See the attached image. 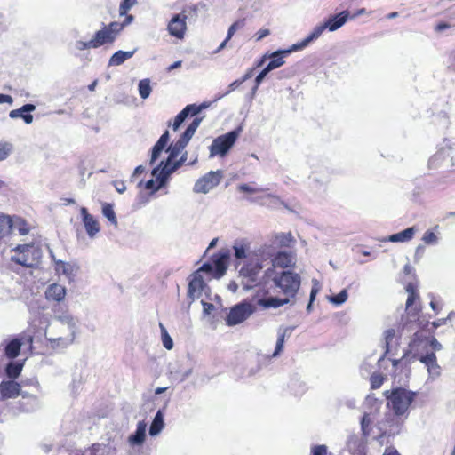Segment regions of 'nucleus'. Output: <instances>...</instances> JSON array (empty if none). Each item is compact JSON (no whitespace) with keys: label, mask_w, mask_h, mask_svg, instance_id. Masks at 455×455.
<instances>
[{"label":"nucleus","mask_w":455,"mask_h":455,"mask_svg":"<svg viewBox=\"0 0 455 455\" xmlns=\"http://www.w3.org/2000/svg\"><path fill=\"white\" fill-rule=\"evenodd\" d=\"M384 395L387 400V406H389L395 415H404L411 403L416 397V393L407 390L405 388L397 387L393 390H387Z\"/></svg>","instance_id":"nucleus-1"},{"label":"nucleus","mask_w":455,"mask_h":455,"mask_svg":"<svg viewBox=\"0 0 455 455\" xmlns=\"http://www.w3.org/2000/svg\"><path fill=\"white\" fill-rule=\"evenodd\" d=\"M11 260L25 267H36L42 258V250L32 243L18 245Z\"/></svg>","instance_id":"nucleus-2"},{"label":"nucleus","mask_w":455,"mask_h":455,"mask_svg":"<svg viewBox=\"0 0 455 455\" xmlns=\"http://www.w3.org/2000/svg\"><path fill=\"white\" fill-rule=\"evenodd\" d=\"M78 331V319L68 313L56 315L54 322L45 330V331H53L57 335L72 334L73 337H76Z\"/></svg>","instance_id":"nucleus-3"},{"label":"nucleus","mask_w":455,"mask_h":455,"mask_svg":"<svg viewBox=\"0 0 455 455\" xmlns=\"http://www.w3.org/2000/svg\"><path fill=\"white\" fill-rule=\"evenodd\" d=\"M273 282L287 298H293L301 284L300 275L293 271H283L273 277Z\"/></svg>","instance_id":"nucleus-4"},{"label":"nucleus","mask_w":455,"mask_h":455,"mask_svg":"<svg viewBox=\"0 0 455 455\" xmlns=\"http://www.w3.org/2000/svg\"><path fill=\"white\" fill-rule=\"evenodd\" d=\"M242 130V127L239 126L238 128L214 139L210 146V157H213L215 156H226L239 137Z\"/></svg>","instance_id":"nucleus-5"},{"label":"nucleus","mask_w":455,"mask_h":455,"mask_svg":"<svg viewBox=\"0 0 455 455\" xmlns=\"http://www.w3.org/2000/svg\"><path fill=\"white\" fill-rule=\"evenodd\" d=\"M202 122L201 117L195 118L192 123L188 126L186 131L181 134L180 139L175 142L172 143L166 152L169 153V161L175 160L176 157L181 153V151L186 148L193 135L195 134L196 129L200 125Z\"/></svg>","instance_id":"nucleus-6"},{"label":"nucleus","mask_w":455,"mask_h":455,"mask_svg":"<svg viewBox=\"0 0 455 455\" xmlns=\"http://www.w3.org/2000/svg\"><path fill=\"white\" fill-rule=\"evenodd\" d=\"M255 311V307L247 301L241 302L231 307L226 317V323L228 326H235L242 323L249 318Z\"/></svg>","instance_id":"nucleus-7"},{"label":"nucleus","mask_w":455,"mask_h":455,"mask_svg":"<svg viewBox=\"0 0 455 455\" xmlns=\"http://www.w3.org/2000/svg\"><path fill=\"white\" fill-rule=\"evenodd\" d=\"M261 265L255 263L248 258L243 266L239 270V275L242 278V284L244 290L251 289L259 281V275L261 272Z\"/></svg>","instance_id":"nucleus-8"},{"label":"nucleus","mask_w":455,"mask_h":455,"mask_svg":"<svg viewBox=\"0 0 455 455\" xmlns=\"http://www.w3.org/2000/svg\"><path fill=\"white\" fill-rule=\"evenodd\" d=\"M221 179H222L221 171H216V172L211 171L196 182V184L194 186V191L196 193L206 194L210 190H212L213 188L218 186L220 184Z\"/></svg>","instance_id":"nucleus-9"},{"label":"nucleus","mask_w":455,"mask_h":455,"mask_svg":"<svg viewBox=\"0 0 455 455\" xmlns=\"http://www.w3.org/2000/svg\"><path fill=\"white\" fill-rule=\"evenodd\" d=\"M45 338L51 348L61 351L71 346L76 337H73L72 334L57 335L53 331H45Z\"/></svg>","instance_id":"nucleus-10"},{"label":"nucleus","mask_w":455,"mask_h":455,"mask_svg":"<svg viewBox=\"0 0 455 455\" xmlns=\"http://www.w3.org/2000/svg\"><path fill=\"white\" fill-rule=\"evenodd\" d=\"M296 264L295 256L287 251H275V255L272 259V267L267 268L266 271V275L270 277L271 273L273 272V268L281 267L286 268L289 267H292Z\"/></svg>","instance_id":"nucleus-11"},{"label":"nucleus","mask_w":455,"mask_h":455,"mask_svg":"<svg viewBox=\"0 0 455 455\" xmlns=\"http://www.w3.org/2000/svg\"><path fill=\"white\" fill-rule=\"evenodd\" d=\"M187 15L184 12L174 15L168 23L167 29L171 36L182 39L187 30Z\"/></svg>","instance_id":"nucleus-12"},{"label":"nucleus","mask_w":455,"mask_h":455,"mask_svg":"<svg viewBox=\"0 0 455 455\" xmlns=\"http://www.w3.org/2000/svg\"><path fill=\"white\" fill-rule=\"evenodd\" d=\"M274 255L275 248L272 245L264 244L259 249L251 251V252L248 254V258L255 263H259L261 269H263L266 262L272 263Z\"/></svg>","instance_id":"nucleus-13"},{"label":"nucleus","mask_w":455,"mask_h":455,"mask_svg":"<svg viewBox=\"0 0 455 455\" xmlns=\"http://www.w3.org/2000/svg\"><path fill=\"white\" fill-rule=\"evenodd\" d=\"M297 51L298 50H293V44H292L289 49L278 50V51L272 52L271 54L268 55L270 61L268 62V64L267 65L266 68H267V69L269 71H272L275 68L282 67L284 64L283 58L285 56H288L291 52H297ZM267 57V55H264L262 57L261 60L259 62L258 66H261Z\"/></svg>","instance_id":"nucleus-14"},{"label":"nucleus","mask_w":455,"mask_h":455,"mask_svg":"<svg viewBox=\"0 0 455 455\" xmlns=\"http://www.w3.org/2000/svg\"><path fill=\"white\" fill-rule=\"evenodd\" d=\"M151 174L153 177H156V180L155 181L153 179L148 180L145 184V188L146 189L152 190V192H156L165 185L169 175L164 173V170L160 164L152 170Z\"/></svg>","instance_id":"nucleus-15"},{"label":"nucleus","mask_w":455,"mask_h":455,"mask_svg":"<svg viewBox=\"0 0 455 455\" xmlns=\"http://www.w3.org/2000/svg\"><path fill=\"white\" fill-rule=\"evenodd\" d=\"M230 258L229 250H222L218 254L214 255L212 259V265L215 269V278L219 279L224 275L227 271V264Z\"/></svg>","instance_id":"nucleus-16"},{"label":"nucleus","mask_w":455,"mask_h":455,"mask_svg":"<svg viewBox=\"0 0 455 455\" xmlns=\"http://www.w3.org/2000/svg\"><path fill=\"white\" fill-rule=\"evenodd\" d=\"M83 223L89 237L93 238L96 234L100 231V224L97 220L88 212L85 207H82L80 210Z\"/></svg>","instance_id":"nucleus-17"},{"label":"nucleus","mask_w":455,"mask_h":455,"mask_svg":"<svg viewBox=\"0 0 455 455\" xmlns=\"http://www.w3.org/2000/svg\"><path fill=\"white\" fill-rule=\"evenodd\" d=\"M21 385L13 380L2 381L0 384V395L2 399L16 398L20 394Z\"/></svg>","instance_id":"nucleus-18"},{"label":"nucleus","mask_w":455,"mask_h":455,"mask_svg":"<svg viewBox=\"0 0 455 455\" xmlns=\"http://www.w3.org/2000/svg\"><path fill=\"white\" fill-rule=\"evenodd\" d=\"M325 29H328L325 22L315 26L306 38L301 42L293 44V50L300 51L306 48L309 44L318 39Z\"/></svg>","instance_id":"nucleus-19"},{"label":"nucleus","mask_w":455,"mask_h":455,"mask_svg":"<svg viewBox=\"0 0 455 455\" xmlns=\"http://www.w3.org/2000/svg\"><path fill=\"white\" fill-rule=\"evenodd\" d=\"M204 287V282L201 274L198 272L194 273L193 277L188 284V295L191 299L200 297Z\"/></svg>","instance_id":"nucleus-20"},{"label":"nucleus","mask_w":455,"mask_h":455,"mask_svg":"<svg viewBox=\"0 0 455 455\" xmlns=\"http://www.w3.org/2000/svg\"><path fill=\"white\" fill-rule=\"evenodd\" d=\"M419 361L426 365L427 371L432 378H436L441 373V368L437 364L436 356L435 353H427L426 355H422Z\"/></svg>","instance_id":"nucleus-21"},{"label":"nucleus","mask_w":455,"mask_h":455,"mask_svg":"<svg viewBox=\"0 0 455 455\" xmlns=\"http://www.w3.org/2000/svg\"><path fill=\"white\" fill-rule=\"evenodd\" d=\"M66 288L59 283L49 285L45 291V298L48 300L60 302L65 299Z\"/></svg>","instance_id":"nucleus-22"},{"label":"nucleus","mask_w":455,"mask_h":455,"mask_svg":"<svg viewBox=\"0 0 455 455\" xmlns=\"http://www.w3.org/2000/svg\"><path fill=\"white\" fill-rule=\"evenodd\" d=\"M348 19L349 12L347 11H343L336 15L329 17L325 21V24L328 30L332 32L341 28Z\"/></svg>","instance_id":"nucleus-23"},{"label":"nucleus","mask_w":455,"mask_h":455,"mask_svg":"<svg viewBox=\"0 0 455 455\" xmlns=\"http://www.w3.org/2000/svg\"><path fill=\"white\" fill-rule=\"evenodd\" d=\"M169 140H170L169 132L165 131L161 135V137L158 139V140L156 141V143L154 145V147L152 148L151 157H150V161H149V164L151 165H153L154 163L158 159L161 153L163 152L164 148L167 146Z\"/></svg>","instance_id":"nucleus-24"},{"label":"nucleus","mask_w":455,"mask_h":455,"mask_svg":"<svg viewBox=\"0 0 455 455\" xmlns=\"http://www.w3.org/2000/svg\"><path fill=\"white\" fill-rule=\"evenodd\" d=\"M169 140H170L169 132L165 131L161 135V137L158 139V140L156 141V143L154 145V147L152 148L151 157H150V161H149V164L151 165H153L154 163L158 159L161 153L163 152L164 148L167 146Z\"/></svg>","instance_id":"nucleus-25"},{"label":"nucleus","mask_w":455,"mask_h":455,"mask_svg":"<svg viewBox=\"0 0 455 455\" xmlns=\"http://www.w3.org/2000/svg\"><path fill=\"white\" fill-rule=\"evenodd\" d=\"M188 153L185 152L179 160H170L169 156L165 161L160 162V166L164 170V173L169 176L173 173L176 170H178L187 160Z\"/></svg>","instance_id":"nucleus-26"},{"label":"nucleus","mask_w":455,"mask_h":455,"mask_svg":"<svg viewBox=\"0 0 455 455\" xmlns=\"http://www.w3.org/2000/svg\"><path fill=\"white\" fill-rule=\"evenodd\" d=\"M147 423L140 421L137 424V428L134 434L129 436V443L132 445H141L146 437Z\"/></svg>","instance_id":"nucleus-27"},{"label":"nucleus","mask_w":455,"mask_h":455,"mask_svg":"<svg viewBox=\"0 0 455 455\" xmlns=\"http://www.w3.org/2000/svg\"><path fill=\"white\" fill-rule=\"evenodd\" d=\"M292 331H293V327L279 328V330L277 331V340H276L275 349L272 355L273 357H277L281 354V352L283 348L285 338L290 337L291 335Z\"/></svg>","instance_id":"nucleus-28"},{"label":"nucleus","mask_w":455,"mask_h":455,"mask_svg":"<svg viewBox=\"0 0 455 455\" xmlns=\"http://www.w3.org/2000/svg\"><path fill=\"white\" fill-rule=\"evenodd\" d=\"M136 52V49L132 51H117L108 60V66H119L122 65L126 60L132 58Z\"/></svg>","instance_id":"nucleus-29"},{"label":"nucleus","mask_w":455,"mask_h":455,"mask_svg":"<svg viewBox=\"0 0 455 455\" xmlns=\"http://www.w3.org/2000/svg\"><path fill=\"white\" fill-rule=\"evenodd\" d=\"M92 40L95 44L96 48H98L106 43L114 42L115 38L113 37L112 34L109 33V31L107 29V28L104 26L102 28V29H100L95 33Z\"/></svg>","instance_id":"nucleus-30"},{"label":"nucleus","mask_w":455,"mask_h":455,"mask_svg":"<svg viewBox=\"0 0 455 455\" xmlns=\"http://www.w3.org/2000/svg\"><path fill=\"white\" fill-rule=\"evenodd\" d=\"M290 302L289 298L280 299L276 297H269L267 299H260L258 300V304L264 308H277Z\"/></svg>","instance_id":"nucleus-31"},{"label":"nucleus","mask_w":455,"mask_h":455,"mask_svg":"<svg viewBox=\"0 0 455 455\" xmlns=\"http://www.w3.org/2000/svg\"><path fill=\"white\" fill-rule=\"evenodd\" d=\"M415 234V228L413 227L408 228L399 233L393 234L388 237V241L392 243H403L412 239Z\"/></svg>","instance_id":"nucleus-32"},{"label":"nucleus","mask_w":455,"mask_h":455,"mask_svg":"<svg viewBox=\"0 0 455 455\" xmlns=\"http://www.w3.org/2000/svg\"><path fill=\"white\" fill-rule=\"evenodd\" d=\"M20 395H21L23 399L31 400L33 402V406L30 407H28L27 404H25V402H20V406L23 411H34L35 410L40 407V402L37 395H30L26 391H22L21 389Z\"/></svg>","instance_id":"nucleus-33"},{"label":"nucleus","mask_w":455,"mask_h":455,"mask_svg":"<svg viewBox=\"0 0 455 455\" xmlns=\"http://www.w3.org/2000/svg\"><path fill=\"white\" fill-rule=\"evenodd\" d=\"M164 427V414L161 410H159L151 423L149 427V435L151 436H156L163 430Z\"/></svg>","instance_id":"nucleus-34"},{"label":"nucleus","mask_w":455,"mask_h":455,"mask_svg":"<svg viewBox=\"0 0 455 455\" xmlns=\"http://www.w3.org/2000/svg\"><path fill=\"white\" fill-rule=\"evenodd\" d=\"M21 342L18 339L11 340L5 347L4 352L7 357L15 358L19 355Z\"/></svg>","instance_id":"nucleus-35"},{"label":"nucleus","mask_w":455,"mask_h":455,"mask_svg":"<svg viewBox=\"0 0 455 455\" xmlns=\"http://www.w3.org/2000/svg\"><path fill=\"white\" fill-rule=\"evenodd\" d=\"M12 230L18 231L20 235H25L28 234L29 228L24 220L16 218L13 220H12Z\"/></svg>","instance_id":"nucleus-36"},{"label":"nucleus","mask_w":455,"mask_h":455,"mask_svg":"<svg viewBox=\"0 0 455 455\" xmlns=\"http://www.w3.org/2000/svg\"><path fill=\"white\" fill-rule=\"evenodd\" d=\"M234 254L236 259H246L248 260V254L251 252L249 248L242 243H235L233 246Z\"/></svg>","instance_id":"nucleus-37"},{"label":"nucleus","mask_w":455,"mask_h":455,"mask_svg":"<svg viewBox=\"0 0 455 455\" xmlns=\"http://www.w3.org/2000/svg\"><path fill=\"white\" fill-rule=\"evenodd\" d=\"M36 109V106L34 104H25L21 108L11 110L9 113V116L12 119L15 118H22L24 113H31Z\"/></svg>","instance_id":"nucleus-38"},{"label":"nucleus","mask_w":455,"mask_h":455,"mask_svg":"<svg viewBox=\"0 0 455 455\" xmlns=\"http://www.w3.org/2000/svg\"><path fill=\"white\" fill-rule=\"evenodd\" d=\"M12 230V219L6 215H0V239L7 235Z\"/></svg>","instance_id":"nucleus-39"},{"label":"nucleus","mask_w":455,"mask_h":455,"mask_svg":"<svg viewBox=\"0 0 455 455\" xmlns=\"http://www.w3.org/2000/svg\"><path fill=\"white\" fill-rule=\"evenodd\" d=\"M139 93L142 99H148L152 92V88L150 86V80L146 78L142 79L139 82Z\"/></svg>","instance_id":"nucleus-40"},{"label":"nucleus","mask_w":455,"mask_h":455,"mask_svg":"<svg viewBox=\"0 0 455 455\" xmlns=\"http://www.w3.org/2000/svg\"><path fill=\"white\" fill-rule=\"evenodd\" d=\"M102 214L105 218H107L109 220L111 224L117 226V219L114 212L113 206L110 204H103Z\"/></svg>","instance_id":"nucleus-41"},{"label":"nucleus","mask_w":455,"mask_h":455,"mask_svg":"<svg viewBox=\"0 0 455 455\" xmlns=\"http://www.w3.org/2000/svg\"><path fill=\"white\" fill-rule=\"evenodd\" d=\"M294 241L291 232L280 233L275 235V242L282 247H289Z\"/></svg>","instance_id":"nucleus-42"},{"label":"nucleus","mask_w":455,"mask_h":455,"mask_svg":"<svg viewBox=\"0 0 455 455\" xmlns=\"http://www.w3.org/2000/svg\"><path fill=\"white\" fill-rule=\"evenodd\" d=\"M190 108L192 107H185L175 117L172 128L174 131H177L181 124L185 121V119L189 116Z\"/></svg>","instance_id":"nucleus-43"},{"label":"nucleus","mask_w":455,"mask_h":455,"mask_svg":"<svg viewBox=\"0 0 455 455\" xmlns=\"http://www.w3.org/2000/svg\"><path fill=\"white\" fill-rule=\"evenodd\" d=\"M6 374L10 379H16L22 371V364L18 363H9L6 366Z\"/></svg>","instance_id":"nucleus-44"},{"label":"nucleus","mask_w":455,"mask_h":455,"mask_svg":"<svg viewBox=\"0 0 455 455\" xmlns=\"http://www.w3.org/2000/svg\"><path fill=\"white\" fill-rule=\"evenodd\" d=\"M444 151H439L432 156L428 160V167L430 169L438 168L441 165V163L444 160Z\"/></svg>","instance_id":"nucleus-45"},{"label":"nucleus","mask_w":455,"mask_h":455,"mask_svg":"<svg viewBox=\"0 0 455 455\" xmlns=\"http://www.w3.org/2000/svg\"><path fill=\"white\" fill-rule=\"evenodd\" d=\"M55 269L57 272H61L67 276H69L73 274V266L62 260H56Z\"/></svg>","instance_id":"nucleus-46"},{"label":"nucleus","mask_w":455,"mask_h":455,"mask_svg":"<svg viewBox=\"0 0 455 455\" xmlns=\"http://www.w3.org/2000/svg\"><path fill=\"white\" fill-rule=\"evenodd\" d=\"M13 151V145L11 142H0V161L5 160Z\"/></svg>","instance_id":"nucleus-47"},{"label":"nucleus","mask_w":455,"mask_h":455,"mask_svg":"<svg viewBox=\"0 0 455 455\" xmlns=\"http://www.w3.org/2000/svg\"><path fill=\"white\" fill-rule=\"evenodd\" d=\"M159 326L161 329L163 345L166 349L170 350L173 347L172 339L168 334L165 327L162 323H160Z\"/></svg>","instance_id":"nucleus-48"},{"label":"nucleus","mask_w":455,"mask_h":455,"mask_svg":"<svg viewBox=\"0 0 455 455\" xmlns=\"http://www.w3.org/2000/svg\"><path fill=\"white\" fill-rule=\"evenodd\" d=\"M137 0H122L119 5V15H126L129 10L137 4Z\"/></svg>","instance_id":"nucleus-49"},{"label":"nucleus","mask_w":455,"mask_h":455,"mask_svg":"<svg viewBox=\"0 0 455 455\" xmlns=\"http://www.w3.org/2000/svg\"><path fill=\"white\" fill-rule=\"evenodd\" d=\"M215 269L212 263H204L196 272L206 274L210 278H215Z\"/></svg>","instance_id":"nucleus-50"},{"label":"nucleus","mask_w":455,"mask_h":455,"mask_svg":"<svg viewBox=\"0 0 455 455\" xmlns=\"http://www.w3.org/2000/svg\"><path fill=\"white\" fill-rule=\"evenodd\" d=\"M347 299V290H342L339 294L330 298V301L335 305H341Z\"/></svg>","instance_id":"nucleus-51"},{"label":"nucleus","mask_w":455,"mask_h":455,"mask_svg":"<svg viewBox=\"0 0 455 455\" xmlns=\"http://www.w3.org/2000/svg\"><path fill=\"white\" fill-rule=\"evenodd\" d=\"M422 241L426 244H436L438 242V237L434 232L427 230L423 235Z\"/></svg>","instance_id":"nucleus-52"},{"label":"nucleus","mask_w":455,"mask_h":455,"mask_svg":"<svg viewBox=\"0 0 455 455\" xmlns=\"http://www.w3.org/2000/svg\"><path fill=\"white\" fill-rule=\"evenodd\" d=\"M109 33L112 34L113 37L116 39L117 34L124 29L123 25L119 22L114 21L108 24V26H105Z\"/></svg>","instance_id":"nucleus-53"},{"label":"nucleus","mask_w":455,"mask_h":455,"mask_svg":"<svg viewBox=\"0 0 455 455\" xmlns=\"http://www.w3.org/2000/svg\"><path fill=\"white\" fill-rule=\"evenodd\" d=\"M395 331L394 329H388L384 332L385 344H386V352L387 354L390 347V343L395 338Z\"/></svg>","instance_id":"nucleus-54"},{"label":"nucleus","mask_w":455,"mask_h":455,"mask_svg":"<svg viewBox=\"0 0 455 455\" xmlns=\"http://www.w3.org/2000/svg\"><path fill=\"white\" fill-rule=\"evenodd\" d=\"M243 26V20H238V21L234 22L228 28L226 41H229L232 38V36H234V34L235 33V31L237 29L241 28Z\"/></svg>","instance_id":"nucleus-55"},{"label":"nucleus","mask_w":455,"mask_h":455,"mask_svg":"<svg viewBox=\"0 0 455 455\" xmlns=\"http://www.w3.org/2000/svg\"><path fill=\"white\" fill-rule=\"evenodd\" d=\"M371 420L370 419L369 414L365 413L361 420V428L363 431V435H368L370 434V430L368 429V427L371 425Z\"/></svg>","instance_id":"nucleus-56"},{"label":"nucleus","mask_w":455,"mask_h":455,"mask_svg":"<svg viewBox=\"0 0 455 455\" xmlns=\"http://www.w3.org/2000/svg\"><path fill=\"white\" fill-rule=\"evenodd\" d=\"M384 380V378L380 374H373L371 377V386L372 389L380 387Z\"/></svg>","instance_id":"nucleus-57"},{"label":"nucleus","mask_w":455,"mask_h":455,"mask_svg":"<svg viewBox=\"0 0 455 455\" xmlns=\"http://www.w3.org/2000/svg\"><path fill=\"white\" fill-rule=\"evenodd\" d=\"M406 291L407 292H409V296H408V299H407V301H406V307L407 309H409L412 304L414 303V300H415V298H416V294L413 291V287L411 284H408L407 287H406Z\"/></svg>","instance_id":"nucleus-58"},{"label":"nucleus","mask_w":455,"mask_h":455,"mask_svg":"<svg viewBox=\"0 0 455 455\" xmlns=\"http://www.w3.org/2000/svg\"><path fill=\"white\" fill-rule=\"evenodd\" d=\"M76 48L79 51H83L89 48H96V46L93 40L92 39L88 42L77 41L76 43Z\"/></svg>","instance_id":"nucleus-59"},{"label":"nucleus","mask_w":455,"mask_h":455,"mask_svg":"<svg viewBox=\"0 0 455 455\" xmlns=\"http://www.w3.org/2000/svg\"><path fill=\"white\" fill-rule=\"evenodd\" d=\"M312 455H327V446L323 444L314 446Z\"/></svg>","instance_id":"nucleus-60"},{"label":"nucleus","mask_w":455,"mask_h":455,"mask_svg":"<svg viewBox=\"0 0 455 455\" xmlns=\"http://www.w3.org/2000/svg\"><path fill=\"white\" fill-rule=\"evenodd\" d=\"M239 190L244 193L255 194L261 191L260 188L251 187L248 184H242L239 186Z\"/></svg>","instance_id":"nucleus-61"},{"label":"nucleus","mask_w":455,"mask_h":455,"mask_svg":"<svg viewBox=\"0 0 455 455\" xmlns=\"http://www.w3.org/2000/svg\"><path fill=\"white\" fill-rule=\"evenodd\" d=\"M270 71L267 69V68H265L255 78V84H256V88L259 87V85L262 83V81L265 79L266 76L269 73Z\"/></svg>","instance_id":"nucleus-62"},{"label":"nucleus","mask_w":455,"mask_h":455,"mask_svg":"<svg viewBox=\"0 0 455 455\" xmlns=\"http://www.w3.org/2000/svg\"><path fill=\"white\" fill-rule=\"evenodd\" d=\"M187 107H192V108H190L189 115L196 116L198 113H200L202 109L205 108L207 107V105L205 103H204L200 106H196L195 104H190V105H188Z\"/></svg>","instance_id":"nucleus-63"},{"label":"nucleus","mask_w":455,"mask_h":455,"mask_svg":"<svg viewBox=\"0 0 455 455\" xmlns=\"http://www.w3.org/2000/svg\"><path fill=\"white\" fill-rule=\"evenodd\" d=\"M270 35V30L267 29V28H263V29H259L255 35H254V37L256 39V41H260L262 40L264 37Z\"/></svg>","instance_id":"nucleus-64"}]
</instances>
